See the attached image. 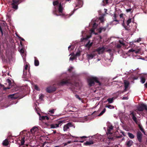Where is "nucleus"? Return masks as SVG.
<instances>
[{"mask_svg": "<svg viewBox=\"0 0 147 147\" xmlns=\"http://www.w3.org/2000/svg\"><path fill=\"white\" fill-rule=\"evenodd\" d=\"M112 18L113 20V22H119V20H117V16L116 13H114L113 16L112 17Z\"/></svg>", "mask_w": 147, "mask_h": 147, "instance_id": "nucleus-24", "label": "nucleus"}, {"mask_svg": "<svg viewBox=\"0 0 147 147\" xmlns=\"http://www.w3.org/2000/svg\"><path fill=\"white\" fill-rule=\"evenodd\" d=\"M54 109L51 110L49 111V112L51 114H53L54 113Z\"/></svg>", "mask_w": 147, "mask_h": 147, "instance_id": "nucleus-54", "label": "nucleus"}, {"mask_svg": "<svg viewBox=\"0 0 147 147\" xmlns=\"http://www.w3.org/2000/svg\"><path fill=\"white\" fill-rule=\"evenodd\" d=\"M9 142L7 139H6L5 140H4L3 142V144L4 146H6L8 145Z\"/></svg>", "mask_w": 147, "mask_h": 147, "instance_id": "nucleus-23", "label": "nucleus"}, {"mask_svg": "<svg viewBox=\"0 0 147 147\" xmlns=\"http://www.w3.org/2000/svg\"><path fill=\"white\" fill-rule=\"evenodd\" d=\"M27 74V70H23V76L24 77H25Z\"/></svg>", "mask_w": 147, "mask_h": 147, "instance_id": "nucleus-37", "label": "nucleus"}, {"mask_svg": "<svg viewBox=\"0 0 147 147\" xmlns=\"http://www.w3.org/2000/svg\"><path fill=\"white\" fill-rule=\"evenodd\" d=\"M7 81L8 82L9 84H10L11 83V81L9 79H7Z\"/></svg>", "mask_w": 147, "mask_h": 147, "instance_id": "nucleus-52", "label": "nucleus"}, {"mask_svg": "<svg viewBox=\"0 0 147 147\" xmlns=\"http://www.w3.org/2000/svg\"><path fill=\"white\" fill-rule=\"evenodd\" d=\"M105 107H107L111 109L114 108V107L113 106H112V105H106L105 106Z\"/></svg>", "mask_w": 147, "mask_h": 147, "instance_id": "nucleus-36", "label": "nucleus"}, {"mask_svg": "<svg viewBox=\"0 0 147 147\" xmlns=\"http://www.w3.org/2000/svg\"><path fill=\"white\" fill-rule=\"evenodd\" d=\"M63 4V3H62V2L61 1L60 3L59 4V7H58V11L59 13H61V14H60L59 15L57 14V9L56 7H55L54 8V9L53 11V13L55 15L57 16H64V14L63 13V8L62 6Z\"/></svg>", "mask_w": 147, "mask_h": 147, "instance_id": "nucleus-2", "label": "nucleus"}, {"mask_svg": "<svg viewBox=\"0 0 147 147\" xmlns=\"http://www.w3.org/2000/svg\"><path fill=\"white\" fill-rule=\"evenodd\" d=\"M105 48L104 47H99L96 50V51L98 52L99 54L101 53H102L105 50Z\"/></svg>", "mask_w": 147, "mask_h": 147, "instance_id": "nucleus-11", "label": "nucleus"}, {"mask_svg": "<svg viewBox=\"0 0 147 147\" xmlns=\"http://www.w3.org/2000/svg\"><path fill=\"white\" fill-rule=\"evenodd\" d=\"M131 22V18L129 19L127 21L126 24H130Z\"/></svg>", "mask_w": 147, "mask_h": 147, "instance_id": "nucleus-47", "label": "nucleus"}, {"mask_svg": "<svg viewBox=\"0 0 147 147\" xmlns=\"http://www.w3.org/2000/svg\"><path fill=\"white\" fill-rule=\"evenodd\" d=\"M138 77H134L133 79L134 80H136L138 79Z\"/></svg>", "mask_w": 147, "mask_h": 147, "instance_id": "nucleus-62", "label": "nucleus"}, {"mask_svg": "<svg viewBox=\"0 0 147 147\" xmlns=\"http://www.w3.org/2000/svg\"><path fill=\"white\" fill-rule=\"evenodd\" d=\"M18 37L19 38H20L22 40V41H24L25 40L23 38H22L20 36Z\"/></svg>", "mask_w": 147, "mask_h": 147, "instance_id": "nucleus-60", "label": "nucleus"}, {"mask_svg": "<svg viewBox=\"0 0 147 147\" xmlns=\"http://www.w3.org/2000/svg\"><path fill=\"white\" fill-rule=\"evenodd\" d=\"M37 129V128L36 127H33L32 129L30 130V131L32 134H33L34 133L35 131H36Z\"/></svg>", "mask_w": 147, "mask_h": 147, "instance_id": "nucleus-27", "label": "nucleus"}, {"mask_svg": "<svg viewBox=\"0 0 147 147\" xmlns=\"http://www.w3.org/2000/svg\"><path fill=\"white\" fill-rule=\"evenodd\" d=\"M87 81L88 86L90 87L94 86L95 85V82L98 84L100 86L101 85V83L99 81L98 78L96 77H92L88 78L87 80Z\"/></svg>", "mask_w": 147, "mask_h": 147, "instance_id": "nucleus-1", "label": "nucleus"}, {"mask_svg": "<svg viewBox=\"0 0 147 147\" xmlns=\"http://www.w3.org/2000/svg\"><path fill=\"white\" fill-rule=\"evenodd\" d=\"M3 26V24L0 23V31L2 35H3V32L2 27Z\"/></svg>", "mask_w": 147, "mask_h": 147, "instance_id": "nucleus-29", "label": "nucleus"}, {"mask_svg": "<svg viewBox=\"0 0 147 147\" xmlns=\"http://www.w3.org/2000/svg\"><path fill=\"white\" fill-rule=\"evenodd\" d=\"M127 135L131 139H133L134 138V135L132 133L128 132L127 133Z\"/></svg>", "mask_w": 147, "mask_h": 147, "instance_id": "nucleus-25", "label": "nucleus"}, {"mask_svg": "<svg viewBox=\"0 0 147 147\" xmlns=\"http://www.w3.org/2000/svg\"><path fill=\"white\" fill-rule=\"evenodd\" d=\"M130 115H132V119L133 120L136 124H137L138 121L137 120V118L136 117V113L134 112H132L131 113Z\"/></svg>", "mask_w": 147, "mask_h": 147, "instance_id": "nucleus-12", "label": "nucleus"}, {"mask_svg": "<svg viewBox=\"0 0 147 147\" xmlns=\"http://www.w3.org/2000/svg\"><path fill=\"white\" fill-rule=\"evenodd\" d=\"M64 122L63 121L58 120L55 123L51 124L50 127L52 129L57 128L59 127V126H61Z\"/></svg>", "mask_w": 147, "mask_h": 147, "instance_id": "nucleus-4", "label": "nucleus"}, {"mask_svg": "<svg viewBox=\"0 0 147 147\" xmlns=\"http://www.w3.org/2000/svg\"><path fill=\"white\" fill-rule=\"evenodd\" d=\"M113 129V126L109 124L108 125V127L107 129V133H112Z\"/></svg>", "mask_w": 147, "mask_h": 147, "instance_id": "nucleus-10", "label": "nucleus"}, {"mask_svg": "<svg viewBox=\"0 0 147 147\" xmlns=\"http://www.w3.org/2000/svg\"><path fill=\"white\" fill-rule=\"evenodd\" d=\"M121 45H120V44H117V48H121Z\"/></svg>", "mask_w": 147, "mask_h": 147, "instance_id": "nucleus-51", "label": "nucleus"}, {"mask_svg": "<svg viewBox=\"0 0 147 147\" xmlns=\"http://www.w3.org/2000/svg\"><path fill=\"white\" fill-rule=\"evenodd\" d=\"M141 40V39L140 38L138 39V40H137L136 41V42H139Z\"/></svg>", "mask_w": 147, "mask_h": 147, "instance_id": "nucleus-63", "label": "nucleus"}, {"mask_svg": "<svg viewBox=\"0 0 147 147\" xmlns=\"http://www.w3.org/2000/svg\"><path fill=\"white\" fill-rule=\"evenodd\" d=\"M72 126V125L71 123L69 122L67 123L66 125H65L63 127L64 131H69V127H71Z\"/></svg>", "mask_w": 147, "mask_h": 147, "instance_id": "nucleus-7", "label": "nucleus"}, {"mask_svg": "<svg viewBox=\"0 0 147 147\" xmlns=\"http://www.w3.org/2000/svg\"><path fill=\"white\" fill-rule=\"evenodd\" d=\"M114 98L113 97L111 98H109L107 99V101L109 103H112L113 102Z\"/></svg>", "mask_w": 147, "mask_h": 147, "instance_id": "nucleus-31", "label": "nucleus"}, {"mask_svg": "<svg viewBox=\"0 0 147 147\" xmlns=\"http://www.w3.org/2000/svg\"><path fill=\"white\" fill-rule=\"evenodd\" d=\"M77 76L76 73L74 72H72V75L71 76V77L72 78H76Z\"/></svg>", "mask_w": 147, "mask_h": 147, "instance_id": "nucleus-32", "label": "nucleus"}, {"mask_svg": "<svg viewBox=\"0 0 147 147\" xmlns=\"http://www.w3.org/2000/svg\"><path fill=\"white\" fill-rule=\"evenodd\" d=\"M119 16L121 18H123V14H121Z\"/></svg>", "mask_w": 147, "mask_h": 147, "instance_id": "nucleus-64", "label": "nucleus"}, {"mask_svg": "<svg viewBox=\"0 0 147 147\" xmlns=\"http://www.w3.org/2000/svg\"><path fill=\"white\" fill-rule=\"evenodd\" d=\"M75 58L76 57L75 56L73 57H71L69 58V60L73 61Z\"/></svg>", "mask_w": 147, "mask_h": 147, "instance_id": "nucleus-42", "label": "nucleus"}, {"mask_svg": "<svg viewBox=\"0 0 147 147\" xmlns=\"http://www.w3.org/2000/svg\"><path fill=\"white\" fill-rule=\"evenodd\" d=\"M25 133H26V131L25 130H23L22 132V133L24 134H25Z\"/></svg>", "mask_w": 147, "mask_h": 147, "instance_id": "nucleus-61", "label": "nucleus"}, {"mask_svg": "<svg viewBox=\"0 0 147 147\" xmlns=\"http://www.w3.org/2000/svg\"><path fill=\"white\" fill-rule=\"evenodd\" d=\"M61 1V0H57V1H54L53 2V5L54 6L56 5H57L58 4H59V1ZM61 2L63 1V0H62Z\"/></svg>", "mask_w": 147, "mask_h": 147, "instance_id": "nucleus-30", "label": "nucleus"}, {"mask_svg": "<svg viewBox=\"0 0 147 147\" xmlns=\"http://www.w3.org/2000/svg\"><path fill=\"white\" fill-rule=\"evenodd\" d=\"M106 111V109L104 108V109H103V111H101V112L100 113V114H99L98 115V116L99 117V116H100L102 115L103 114V113H105Z\"/></svg>", "mask_w": 147, "mask_h": 147, "instance_id": "nucleus-33", "label": "nucleus"}, {"mask_svg": "<svg viewBox=\"0 0 147 147\" xmlns=\"http://www.w3.org/2000/svg\"><path fill=\"white\" fill-rule=\"evenodd\" d=\"M78 141H77V140H75L74 141H72V142H71V141H69L67 142V144H70L71 143V142H78Z\"/></svg>", "mask_w": 147, "mask_h": 147, "instance_id": "nucleus-46", "label": "nucleus"}, {"mask_svg": "<svg viewBox=\"0 0 147 147\" xmlns=\"http://www.w3.org/2000/svg\"><path fill=\"white\" fill-rule=\"evenodd\" d=\"M131 10H132V9L131 8L127 9H126V11L127 12H130Z\"/></svg>", "mask_w": 147, "mask_h": 147, "instance_id": "nucleus-55", "label": "nucleus"}, {"mask_svg": "<svg viewBox=\"0 0 147 147\" xmlns=\"http://www.w3.org/2000/svg\"><path fill=\"white\" fill-rule=\"evenodd\" d=\"M80 52H77L75 55V57H76V56H80Z\"/></svg>", "mask_w": 147, "mask_h": 147, "instance_id": "nucleus-44", "label": "nucleus"}, {"mask_svg": "<svg viewBox=\"0 0 147 147\" xmlns=\"http://www.w3.org/2000/svg\"><path fill=\"white\" fill-rule=\"evenodd\" d=\"M119 42L120 43V44L121 45H124V43H123V42H122L120 40H119Z\"/></svg>", "mask_w": 147, "mask_h": 147, "instance_id": "nucleus-58", "label": "nucleus"}, {"mask_svg": "<svg viewBox=\"0 0 147 147\" xmlns=\"http://www.w3.org/2000/svg\"><path fill=\"white\" fill-rule=\"evenodd\" d=\"M138 110L140 111H142L144 109L147 111V106L146 105L142 103L139 105L137 107Z\"/></svg>", "mask_w": 147, "mask_h": 147, "instance_id": "nucleus-6", "label": "nucleus"}, {"mask_svg": "<svg viewBox=\"0 0 147 147\" xmlns=\"http://www.w3.org/2000/svg\"><path fill=\"white\" fill-rule=\"evenodd\" d=\"M109 0H103V3L104 4H107L108 3Z\"/></svg>", "mask_w": 147, "mask_h": 147, "instance_id": "nucleus-43", "label": "nucleus"}, {"mask_svg": "<svg viewBox=\"0 0 147 147\" xmlns=\"http://www.w3.org/2000/svg\"><path fill=\"white\" fill-rule=\"evenodd\" d=\"M34 65L36 66H38L39 65V61L36 57H34Z\"/></svg>", "mask_w": 147, "mask_h": 147, "instance_id": "nucleus-22", "label": "nucleus"}, {"mask_svg": "<svg viewBox=\"0 0 147 147\" xmlns=\"http://www.w3.org/2000/svg\"><path fill=\"white\" fill-rule=\"evenodd\" d=\"M124 87H125V91L127 90V89L128 88V86L129 85V82L126 80H125L124 82Z\"/></svg>", "mask_w": 147, "mask_h": 147, "instance_id": "nucleus-14", "label": "nucleus"}, {"mask_svg": "<svg viewBox=\"0 0 147 147\" xmlns=\"http://www.w3.org/2000/svg\"><path fill=\"white\" fill-rule=\"evenodd\" d=\"M93 44V42H90V40H89L87 43L85 45V47L89 49L92 46Z\"/></svg>", "mask_w": 147, "mask_h": 147, "instance_id": "nucleus-17", "label": "nucleus"}, {"mask_svg": "<svg viewBox=\"0 0 147 147\" xmlns=\"http://www.w3.org/2000/svg\"><path fill=\"white\" fill-rule=\"evenodd\" d=\"M19 3L15 2H13V3L11 4L12 6V8L15 9H17L18 8V5L19 4Z\"/></svg>", "mask_w": 147, "mask_h": 147, "instance_id": "nucleus-16", "label": "nucleus"}, {"mask_svg": "<svg viewBox=\"0 0 147 147\" xmlns=\"http://www.w3.org/2000/svg\"><path fill=\"white\" fill-rule=\"evenodd\" d=\"M122 135H121L120 136H115V139L116 138H122Z\"/></svg>", "mask_w": 147, "mask_h": 147, "instance_id": "nucleus-53", "label": "nucleus"}, {"mask_svg": "<svg viewBox=\"0 0 147 147\" xmlns=\"http://www.w3.org/2000/svg\"><path fill=\"white\" fill-rule=\"evenodd\" d=\"M78 4L76 5V7H82L83 4L82 0H78Z\"/></svg>", "mask_w": 147, "mask_h": 147, "instance_id": "nucleus-20", "label": "nucleus"}, {"mask_svg": "<svg viewBox=\"0 0 147 147\" xmlns=\"http://www.w3.org/2000/svg\"><path fill=\"white\" fill-rule=\"evenodd\" d=\"M138 127H139V129H140V130L142 131V133H143L144 134H145V132L144 131V129H143V127H142V125H141L139 124L138 125Z\"/></svg>", "mask_w": 147, "mask_h": 147, "instance_id": "nucleus-28", "label": "nucleus"}, {"mask_svg": "<svg viewBox=\"0 0 147 147\" xmlns=\"http://www.w3.org/2000/svg\"><path fill=\"white\" fill-rule=\"evenodd\" d=\"M28 68V64H26L25 65L24 69V70H27Z\"/></svg>", "mask_w": 147, "mask_h": 147, "instance_id": "nucleus-50", "label": "nucleus"}, {"mask_svg": "<svg viewBox=\"0 0 147 147\" xmlns=\"http://www.w3.org/2000/svg\"><path fill=\"white\" fill-rule=\"evenodd\" d=\"M90 38V36H86L84 38H83L82 39L83 40H88V39Z\"/></svg>", "mask_w": 147, "mask_h": 147, "instance_id": "nucleus-35", "label": "nucleus"}, {"mask_svg": "<svg viewBox=\"0 0 147 147\" xmlns=\"http://www.w3.org/2000/svg\"><path fill=\"white\" fill-rule=\"evenodd\" d=\"M67 84H68L70 86L72 85V84L70 82V79H68L67 78L63 79L60 82L58 83V84L59 86H62Z\"/></svg>", "mask_w": 147, "mask_h": 147, "instance_id": "nucleus-3", "label": "nucleus"}, {"mask_svg": "<svg viewBox=\"0 0 147 147\" xmlns=\"http://www.w3.org/2000/svg\"><path fill=\"white\" fill-rule=\"evenodd\" d=\"M23 0H12L13 2H15L18 3H19V2L20 1L21 2Z\"/></svg>", "mask_w": 147, "mask_h": 147, "instance_id": "nucleus-41", "label": "nucleus"}, {"mask_svg": "<svg viewBox=\"0 0 147 147\" xmlns=\"http://www.w3.org/2000/svg\"><path fill=\"white\" fill-rule=\"evenodd\" d=\"M97 27V25L96 24V23H94L93 25V28L95 29Z\"/></svg>", "mask_w": 147, "mask_h": 147, "instance_id": "nucleus-39", "label": "nucleus"}, {"mask_svg": "<svg viewBox=\"0 0 147 147\" xmlns=\"http://www.w3.org/2000/svg\"><path fill=\"white\" fill-rule=\"evenodd\" d=\"M127 26L124 23V20L122 24V26H123L125 30L127 31L130 30V29L129 28V24H126Z\"/></svg>", "mask_w": 147, "mask_h": 147, "instance_id": "nucleus-13", "label": "nucleus"}, {"mask_svg": "<svg viewBox=\"0 0 147 147\" xmlns=\"http://www.w3.org/2000/svg\"><path fill=\"white\" fill-rule=\"evenodd\" d=\"M133 141L131 140H129L126 141L125 143L126 146L127 147H130L133 144Z\"/></svg>", "mask_w": 147, "mask_h": 147, "instance_id": "nucleus-15", "label": "nucleus"}, {"mask_svg": "<svg viewBox=\"0 0 147 147\" xmlns=\"http://www.w3.org/2000/svg\"><path fill=\"white\" fill-rule=\"evenodd\" d=\"M25 137H23L22 138V139H21V145H23L24 144V142H25Z\"/></svg>", "mask_w": 147, "mask_h": 147, "instance_id": "nucleus-34", "label": "nucleus"}, {"mask_svg": "<svg viewBox=\"0 0 147 147\" xmlns=\"http://www.w3.org/2000/svg\"><path fill=\"white\" fill-rule=\"evenodd\" d=\"M20 52L22 54L24 53V51L23 49L22 48L20 50Z\"/></svg>", "mask_w": 147, "mask_h": 147, "instance_id": "nucleus-49", "label": "nucleus"}, {"mask_svg": "<svg viewBox=\"0 0 147 147\" xmlns=\"http://www.w3.org/2000/svg\"><path fill=\"white\" fill-rule=\"evenodd\" d=\"M94 142L92 140H90L89 141H86V142L84 143V144L86 146L90 145L93 144Z\"/></svg>", "mask_w": 147, "mask_h": 147, "instance_id": "nucleus-19", "label": "nucleus"}, {"mask_svg": "<svg viewBox=\"0 0 147 147\" xmlns=\"http://www.w3.org/2000/svg\"><path fill=\"white\" fill-rule=\"evenodd\" d=\"M134 51V50L133 49H131L129 50V52H133Z\"/></svg>", "mask_w": 147, "mask_h": 147, "instance_id": "nucleus-59", "label": "nucleus"}, {"mask_svg": "<svg viewBox=\"0 0 147 147\" xmlns=\"http://www.w3.org/2000/svg\"><path fill=\"white\" fill-rule=\"evenodd\" d=\"M140 79L141 80L140 82L142 83H144L146 81V79L143 76H141L140 77Z\"/></svg>", "mask_w": 147, "mask_h": 147, "instance_id": "nucleus-26", "label": "nucleus"}, {"mask_svg": "<svg viewBox=\"0 0 147 147\" xmlns=\"http://www.w3.org/2000/svg\"><path fill=\"white\" fill-rule=\"evenodd\" d=\"M107 136L108 139L109 140V141L113 140L115 139V137L114 136L112 133H107Z\"/></svg>", "mask_w": 147, "mask_h": 147, "instance_id": "nucleus-8", "label": "nucleus"}, {"mask_svg": "<svg viewBox=\"0 0 147 147\" xmlns=\"http://www.w3.org/2000/svg\"><path fill=\"white\" fill-rule=\"evenodd\" d=\"M75 96L76 97V98L78 99L79 100H81V98L77 94H76L75 95Z\"/></svg>", "mask_w": 147, "mask_h": 147, "instance_id": "nucleus-40", "label": "nucleus"}, {"mask_svg": "<svg viewBox=\"0 0 147 147\" xmlns=\"http://www.w3.org/2000/svg\"><path fill=\"white\" fill-rule=\"evenodd\" d=\"M106 28L105 27H100L98 29V32L99 33H100L103 31H105L106 30Z\"/></svg>", "mask_w": 147, "mask_h": 147, "instance_id": "nucleus-21", "label": "nucleus"}, {"mask_svg": "<svg viewBox=\"0 0 147 147\" xmlns=\"http://www.w3.org/2000/svg\"><path fill=\"white\" fill-rule=\"evenodd\" d=\"M72 67H71L69 69H68V71L70 72H71L72 70Z\"/></svg>", "mask_w": 147, "mask_h": 147, "instance_id": "nucleus-57", "label": "nucleus"}, {"mask_svg": "<svg viewBox=\"0 0 147 147\" xmlns=\"http://www.w3.org/2000/svg\"><path fill=\"white\" fill-rule=\"evenodd\" d=\"M55 85L53 84L52 86H51L47 87L46 88V91L49 93H51L55 91L56 90Z\"/></svg>", "mask_w": 147, "mask_h": 147, "instance_id": "nucleus-5", "label": "nucleus"}, {"mask_svg": "<svg viewBox=\"0 0 147 147\" xmlns=\"http://www.w3.org/2000/svg\"><path fill=\"white\" fill-rule=\"evenodd\" d=\"M35 89L37 90H39V88H38V86L37 85H35L34 86Z\"/></svg>", "mask_w": 147, "mask_h": 147, "instance_id": "nucleus-48", "label": "nucleus"}, {"mask_svg": "<svg viewBox=\"0 0 147 147\" xmlns=\"http://www.w3.org/2000/svg\"><path fill=\"white\" fill-rule=\"evenodd\" d=\"M9 98H15L14 97V94H12L9 95L8 96Z\"/></svg>", "mask_w": 147, "mask_h": 147, "instance_id": "nucleus-38", "label": "nucleus"}, {"mask_svg": "<svg viewBox=\"0 0 147 147\" xmlns=\"http://www.w3.org/2000/svg\"><path fill=\"white\" fill-rule=\"evenodd\" d=\"M79 138H81V139H83L84 138H87V137L86 136H83L82 137H79Z\"/></svg>", "mask_w": 147, "mask_h": 147, "instance_id": "nucleus-56", "label": "nucleus"}, {"mask_svg": "<svg viewBox=\"0 0 147 147\" xmlns=\"http://www.w3.org/2000/svg\"><path fill=\"white\" fill-rule=\"evenodd\" d=\"M142 134L140 131H139L137 132V138L138 141L140 142H142Z\"/></svg>", "mask_w": 147, "mask_h": 147, "instance_id": "nucleus-9", "label": "nucleus"}, {"mask_svg": "<svg viewBox=\"0 0 147 147\" xmlns=\"http://www.w3.org/2000/svg\"><path fill=\"white\" fill-rule=\"evenodd\" d=\"M95 56L94 54H88L87 55V58L88 60L91 59L93 58Z\"/></svg>", "mask_w": 147, "mask_h": 147, "instance_id": "nucleus-18", "label": "nucleus"}, {"mask_svg": "<svg viewBox=\"0 0 147 147\" xmlns=\"http://www.w3.org/2000/svg\"><path fill=\"white\" fill-rule=\"evenodd\" d=\"M45 119V116H42L40 118V119L41 120H44Z\"/></svg>", "mask_w": 147, "mask_h": 147, "instance_id": "nucleus-45", "label": "nucleus"}]
</instances>
